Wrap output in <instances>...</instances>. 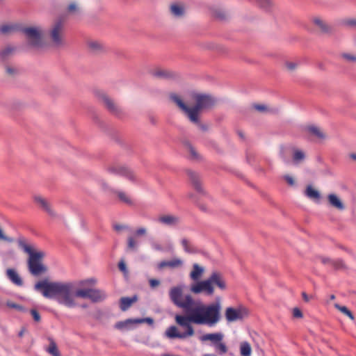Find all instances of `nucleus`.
Listing matches in <instances>:
<instances>
[{
    "instance_id": "nucleus-1",
    "label": "nucleus",
    "mask_w": 356,
    "mask_h": 356,
    "mask_svg": "<svg viewBox=\"0 0 356 356\" xmlns=\"http://www.w3.org/2000/svg\"><path fill=\"white\" fill-rule=\"evenodd\" d=\"M169 296L174 305L188 313L185 316L191 324L213 327L220 320L221 307L219 303L205 305L195 301L189 294L183 296V289L180 286L170 289Z\"/></svg>"
},
{
    "instance_id": "nucleus-2",
    "label": "nucleus",
    "mask_w": 356,
    "mask_h": 356,
    "mask_svg": "<svg viewBox=\"0 0 356 356\" xmlns=\"http://www.w3.org/2000/svg\"><path fill=\"white\" fill-rule=\"evenodd\" d=\"M73 282H50L47 279L35 283L34 289L44 298L56 299L59 304L72 308L76 306L74 298H88L90 289H76Z\"/></svg>"
},
{
    "instance_id": "nucleus-3",
    "label": "nucleus",
    "mask_w": 356,
    "mask_h": 356,
    "mask_svg": "<svg viewBox=\"0 0 356 356\" xmlns=\"http://www.w3.org/2000/svg\"><path fill=\"white\" fill-rule=\"evenodd\" d=\"M170 99L184 113L191 122L199 124L198 114L200 110L211 107L215 104L214 99L207 95H195L193 98L195 100V105L193 107H188L176 94L170 96Z\"/></svg>"
},
{
    "instance_id": "nucleus-4",
    "label": "nucleus",
    "mask_w": 356,
    "mask_h": 356,
    "mask_svg": "<svg viewBox=\"0 0 356 356\" xmlns=\"http://www.w3.org/2000/svg\"><path fill=\"white\" fill-rule=\"evenodd\" d=\"M224 291L227 289V284L222 274L218 271H213L209 277L204 280L195 281L190 286V291L194 294L204 293L207 296L214 293V286Z\"/></svg>"
},
{
    "instance_id": "nucleus-5",
    "label": "nucleus",
    "mask_w": 356,
    "mask_h": 356,
    "mask_svg": "<svg viewBox=\"0 0 356 356\" xmlns=\"http://www.w3.org/2000/svg\"><path fill=\"white\" fill-rule=\"evenodd\" d=\"M24 251L29 254L27 266L31 274L40 276L47 273L48 268L42 263L45 252L39 250L36 245L24 241Z\"/></svg>"
},
{
    "instance_id": "nucleus-6",
    "label": "nucleus",
    "mask_w": 356,
    "mask_h": 356,
    "mask_svg": "<svg viewBox=\"0 0 356 356\" xmlns=\"http://www.w3.org/2000/svg\"><path fill=\"white\" fill-rule=\"evenodd\" d=\"M176 323L184 329V332H180L176 326H170L165 334L169 339H186L194 335L195 331L193 325L188 323L185 315L177 314L175 317Z\"/></svg>"
},
{
    "instance_id": "nucleus-7",
    "label": "nucleus",
    "mask_w": 356,
    "mask_h": 356,
    "mask_svg": "<svg viewBox=\"0 0 356 356\" xmlns=\"http://www.w3.org/2000/svg\"><path fill=\"white\" fill-rule=\"evenodd\" d=\"M47 38L54 47L60 48L65 45L64 19L58 18L53 22L49 29Z\"/></svg>"
},
{
    "instance_id": "nucleus-8",
    "label": "nucleus",
    "mask_w": 356,
    "mask_h": 356,
    "mask_svg": "<svg viewBox=\"0 0 356 356\" xmlns=\"http://www.w3.org/2000/svg\"><path fill=\"white\" fill-rule=\"evenodd\" d=\"M43 30L40 26H24V40L26 47L40 49L43 47Z\"/></svg>"
},
{
    "instance_id": "nucleus-9",
    "label": "nucleus",
    "mask_w": 356,
    "mask_h": 356,
    "mask_svg": "<svg viewBox=\"0 0 356 356\" xmlns=\"http://www.w3.org/2000/svg\"><path fill=\"white\" fill-rule=\"evenodd\" d=\"M224 334L222 332H214L204 334L200 337V341L207 342L210 341L211 344L214 347L216 351L220 355H224L227 353L228 349L223 341Z\"/></svg>"
},
{
    "instance_id": "nucleus-10",
    "label": "nucleus",
    "mask_w": 356,
    "mask_h": 356,
    "mask_svg": "<svg viewBox=\"0 0 356 356\" xmlns=\"http://www.w3.org/2000/svg\"><path fill=\"white\" fill-rule=\"evenodd\" d=\"M99 99L113 115L120 116L123 113L122 108L106 94L100 93L99 95Z\"/></svg>"
},
{
    "instance_id": "nucleus-11",
    "label": "nucleus",
    "mask_w": 356,
    "mask_h": 356,
    "mask_svg": "<svg viewBox=\"0 0 356 356\" xmlns=\"http://www.w3.org/2000/svg\"><path fill=\"white\" fill-rule=\"evenodd\" d=\"M3 68L5 77L10 81H14L21 76V68L19 65L12 63H5L3 65Z\"/></svg>"
},
{
    "instance_id": "nucleus-12",
    "label": "nucleus",
    "mask_w": 356,
    "mask_h": 356,
    "mask_svg": "<svg viewBox=\"0 0 356 356\" xmlns=\"http://www.w3.org/2000/svg\"><path fill=\"white\" fill-rule=\"evenodd\" d=\"M248 312L245 309L227 307L225 310V318L228 322H234L242 320L248 316Z\"/></svg>"
},
{
    "instance_id": "nucleus-13",
    "label": "nucleus",
    "mask_w": 356,
    "mask_h": 356,
    "mask_svg": "<svg viewBox=\"0 0 356 356\" xmlns=\"http://www.w3.org/2000/svg\"><path fill=\"white\" fill-rule=\"evenodd\" d=\"M19 51V47L12 44H8L0 49V61L3 63H8L10 58L13 57Z\"/></svg>"
},
{
    "instance_id": "nucleus-14",
    "label": "nucleus",
    "mask_w": 356,
    "mask_h": 356,
    "mask_svg": "<svg viewBox=\"0 0 356 356\" xmlns=\"http://www.w3.org/2000/svg\"><path fill=\"white\" fill-rule=\"evenodd\" d=\"M108 171L113 174L123 176L131 181L136 180V175L134 172L124 166L112 165L108 168Z\"/></svg>"
},
{
    "instance_id": "nucleus-15",
    "label": "nucleus",
    "mask_w": 356,
    "mask_h": 356,
    "mask_svg": "<svg viewBox=\"0 0 356 356\" xmlns=\"http://www.w3.org/2000/svg\"><path fill=\"white\" fill-rule=\"evenodd\" d=\"M147 229L145 227H139L135 232L134 236H130L127 238V248L129 250H136L138 246V242L135 237L144 236L147 234Z\"/></svg>"
},
{
    "instance_id": "nucleus-16",
    "label": "nucleus",
    "mask_w": 356,
    "mask_h": 356,
    "mask_svg": "<svg viewBox=\"0 0 356 356\" xmlns=\"http://www.w3.org/2000/svg\"><path fill=\"white\" fill-rule=\"evenodd\" d=\"M87 47L90 52L99 54L106 51V45L99 40H90L87 42Z\"/></svg>"
},
{
    "instance_id": "nucleus-17",
    "label": "nucleus",
    "mask_w": 356,
    "mask_h": 356,
    "mask_svg": "<svg viewBox=\"0 0 356 356\" xmlns=\"http://www.w3.org/2000/svg\"><path fill=\"white\" fill-rule=\"evenodd\" d=\"M157 220L162 225L173 227L177 225L179 223L180 218L175 215L165 214L160 216Z\"/></svg>"
},
{
    "instance_id": "nucleus-18",
    "label": "nucleus",
    "mask_w": 356,
    "mask_h": 356,
    "mask_svg": "<svg viewBox=\"0 0 356 356\" xmlns=\"http://www.w3.org/2000/svg\"><path fill=\"white\" fill-rule=\"evenodd\" d=\"M186 174L190 179L193 186L198 193H203L204 190L199 177V175L191 170L186 171Z\"/></svg>"
},
{
    "instance_id": "nucleus-19",
    "label": "nucleus",
    "mask_w": 356,
    "mask_h": 356,
    "mask_svg": "<svg viewBox=\"0 0 356 356\" xmlns=\"http://www.w3.org/2000/svg\"><path fill=\"white\" fill-rule=\"evenodd\" d=\"M314 24L323 33H331L332 28L325 20L320 17H314L312 19Z\"/></svg>"
},
{
    "instance_id": "nucleus-20",
    "label": "nucleus",
    "mask_w": 356,
    "mask_h": 356,
    "mask_svg": "<svg viewBox=\"0 0 356 356\" xmlns=\"http://www.w3.org/2000/svg\"><path fill=\"white\" fill-rule=\"evenodd\" d=\"M328 204L330 207L339 210L343 211L345 209V205L341 200L334 193L329 194L327 197Z\"/></svg>"
},
{
    "instance_id": "nucleus-21",
    "label": "nucleus",
    "mask_w": 356,
    "mask_h": 356,
    "mask_svg": "<svg viewBox=\"0 0 356 356\" xmlns=\"http://www.w3.org/2000/svg\"><path fill=\"white\" fill-rule=\"evenodd\" d=\"M183 261L181 259L175 258L170 261H162L158 264L157 267L159 269L164 268H177L181 267Z\"/></svg>"
},
{
    "instance_id": "nucleus-22",
    "label": "nucleus",
    "mask_w": 356,
    "mask_h": 356,
    "mask_svg": "<svg viewBox=\"0 0 356 356\" xmlns=\"http://www.w3.org/2000/svg\"><path fill=\"white\" fill-rule=\"evenodd\" d=\"M22 31V27L19 24H10L0 26V33L3 35H8L17 31Z\"/></svg>"
},
{
    "instance_id": "nucleus-23",
    "label": "nucleus",
    "mask_w": 356,
    "mask_h": 356,
    "mask_svg": "<svg viewBox=\"0 0 356 356\" xmlns=\"http://www.w3.org/2000/svg\"><path fill=\"white\" fill-rule=\"evenodd\" d=\"M35 202L41 207L43 210H44L47 213H48L50 216H54V212L51 209V206L49 202L41 196H35L34 198Z\"/></svg>"
},
{
    "instance_id": "nucleus-24",
    "label": "nucleus",
    "mask_w": 356,
    "mask_h": 356,
    "mask_svg": "<svg viewBox=\"0 0 356 356\" xmlns=\"http://www.w3.org/2000/svg\"><path fill=\"white\" fill-rule=\"evenodd\" d=\"M204 273V268L197 264L193 265V269L190 273V278L193 281L200 280Z\"/></svg>"
},
{
    "instance_id": "nucleus-25",
    "label": "nucleus",
    "mask_w": 356,
    "mask_h": 356,
    "mask_svg": "<svg viewBox=\"0 0 356 356\" xmlns=\"http://www.w3.org/2000/svg\"><path fill=\"white\" fill-rule=\"evenodd\" d=\"M170 13L175 17H181L184 15L185 8L181 3H174L170 6Z\"/></svg>"
},
{
    "instance_id": "nucleus-26",
    "label": "nucleus",
    "mask_w": 356,
    "mask_h": 356,
    "mask_svg": "<svg viewBox=\"0 0 356 356\" xmlns=\"http://www.w3.org/2000/svg\"><path fill=\"white\" fill-rule=\"evenodd\" d=\"M106 297V293L101 290L90 289L88 299L92 302H99L105 299Z\"/></svg>"
},
{
    "instance_id": "nucleus-27",
    "label": "nucleus",
    "mask_w": 356,
    "mask_h": 356,
    "mask_svg": "<svg viewBox=\"0 0 356 356\" xmlns=\"http://www.w3.org/2000/svg\"><path fill=\"white\" fill-rule=\"evenodd\" d=\"M138 300L136 296L131 298L122 297L120 299V309L122 311L127 310L133 303L136 302Z\"/></svg>"
},
{
    "instance_id": "nucleus-28",
    "label": "nucleus",
    "mask_w": 356,
    "mask_h": 356,
    "mask_svg": "<svg viewBox=\"0 0 356 356\" xmlns=\"http://www.w3.org/2000/svg\"><path fill=\"white\" fill-rule=\"evenodd\" d=\"M307 131L312 136H315L316 138L319 140H323L325 138V134L323 131L318 127L314 125L308 126L307 128Z\"/></svg>"
},
{
    "instance_id": "nucleus-29",
    "label": "nucleus",
    "mask_w": 356,
    "mask_h": 356,
    "mask_svg": "<svg viewBox=\"0 0 356 356\" xmlns=\"http://www.w3.org/2000/svg\"><path fill=\"white\" fill-rule=\"evenodd\" d=\"M305 194L307 197L314 200H319L321 198L320 193L312 186H307Z\"/></svg>"
},
{
    "instance_id": "nucleus-30",
    "label": "nucleus",
    "mask_w": 356,
    "mask_h": 356,
    "mask_svg": "<svg viewBox=\"0 0 356 356\" xmlns=\"http://www.w3.org/2000/svg\"><path fill=\"white\" fill-rule=\"evenodd\" d=\"M7 275L8 278L15 284L20 286L22 284V281L21 278L19 277L17 272L13 269H8L7 270Z\"/></svg>"
},
{
    "instance_id": "nucleus-31",
    "label": "nucleus",
    "mask_w": 356,
    "mask_h": 356,
    "mask_svg": "<svg viewBox=\"0 0 356 356\" xmlns=\"http://www.w3.org/2000/svg\"><path fill=\"white\" fill-rule=\"evenodd\" d=\"M240 353L242 356H250L252 348L248 341H243L240 344Z\"/></svg>"
},
{
    "instance_id": "nucleus-32",
    "label": "nucleus",
    "mask_w": 356,
    "mask_h": 356,
    "mask_svg": "<svg viewBox=\"0 0 356 356\" xmlns=\"http://www.w3.org/2000/svg\"><path fill=\"white\" fill-rule=\"evenodd\" d=\"M49 346L46 350L47 352L52 356H61L56 342L52 339H49Z\"/></svg>"
},
{
    "instance_id": "nucleus-33",
    "label": "nucleus",
    "mask_w": 356,
    "mask_h": 356,
    "mask_svg": "<svg viewBox=\"0 0 356 356\" xmlns=\"http://www.w3.org/2000/svg\"><path fill=\"white\" fill-rule=\"evenodd\" d=\"M67 13L76 15L80 13L81 7L76 2H71L66 9Z\"/></svg>"
},
{
    "instance_id": "nucleus-34",
    "label": "nucleus",
    "mask_w": 356,
    "mask_h": 356,
    "mask_svg": "<svg viewBox=\"0 0 356 356\" xmlns=\"http://www.w3.org/2000/svg\"><path fill=\"white\" fill-rule=\"evenodd\" d=\"M184 250L187 253H195L197 250L194 248L187 238H182L181 241Z\"/></svg>"
},
{
    "instance_id": "nucleus-35",
    "label": "nucleus",
    "mask_w": 356,
    "mask_h": 356,
    "mask_svg": "<svg viewBox=\"0 0 356 356\" xmlns=\"http://www.w3.org/2000/svg\"><path fill=\"white\" fill-rule=\"evenodd\" d=\"M116 193H117L118 197L122 202H123L124 203H125L128 205L133 204V201L125 193H124L122 191H118Z\"/></svg>"
},
{
    "instance_id": "nucleus-36",
    "label": "nucleus",
    "mask_w": 356,
    "mask_h": 356,
    "mask_svg": "<svg viewBox=\"0 0 356 356\" xmlns=\"http://www.w3.org/2000/svg\"><path fill=\"white\" fill-rule=\"evenodd\" d=\"M341 24L346 27L356 29V18H346L341 21Z\"/></svg>"
},
{
    "instance_id": "nucleus-37",
    "label": "nucleus",
    "mask_w": 356,
    "mask_h": 356,
    "mask_svg": "<svg viewBox=\"0 0 356 356\" xmlns=\"http://www.w3.org/2000/svg\"><path fill=\"white\" fill-rule=\"evenodd\" d=\"M322 262L323 264H330L331 266H334L336 268H340L343 266V262L341 261H332L329 258L322 259Z\"/></svg>"
},
{
    "instance_id": "nucleus-38",
    "label": "nucleus",
    "mask_w": 356,
    "mask_h": 356,
    "mask_svg": "<svg viewBox=\"0 0 356 356\" xmlns=\"http://www.w3.org/2000/svg\"><path fill=\"white\" fill-rule=\"evenodd\" d=\"M335 307L339 310L341 312H342L343 314L346 315L347 316H348L350 319L353 320L354 319V316L353 314H352V312L345 306H341L338 304H335Z\"/></svg>"
},
{
    "instance_id": "nucleus-39",
    "label": "nucleus",
    "mask_w": 356,
    "mask_h": 356,
    "mask_svg": "<svg viewBox=\"0 0 356 356\" xmlns=\"http://www.w3.org/2000/svg\"><path fill=\"white\" fill-rule=\"evenodd\" d=\"M212 14L215 17L219 19H225L227 15V13L225 10H220L219 8L213 9Z\"/></svg>"
},
{
    "instance_id": "nucleus-40",
    "label": "nucleus",
    "mask_w": 356,
    "mask_h": 356,
    "mask_svg": "<svg viewBox=\"0 0 356 356\" xmlns=\"http://www.w3.org/2000/svg\"><path fill=\"white\" fill-rule=\"evenodd\" d=\"M255 1H257L258 5L261 8H262L265 10L270 9L273 4L271 0H255Z\"/></svg>"
},
{
    "instance_id": "nucleus-41",
    "label": "nucleus",
    "mask_w": 356,
    "mask_h": 356,
    "mask_svg": "<svg viewBox=\"0 0 356 356\" xmlns=\"http://www.w3.org/2000/svg\"><path fill=\"white\" fill-rule=\"evenodd\" d=\"M340 56L343 60L348 62L356 63V54L350 53H342Z\"/></svg>"
},
{
    "instance_id": "nucleus-42",
    "label": "nucleus",
    "mask_w": 356,
    "mask_h": 356,
    "mask_svg": "<svg viewBox=\"0 0 356 356\" xmlns=\"http://www.w3.org/2000/svg\"><path fill=\"white\" fill-rule=\"evenodd\" d=\"M15 241L13 238L7 236L2 228L0 227V242L3 243H13Z\"/></svg>"
},
{
    "instance_id": "nucleus-43",
    "label": "nucleus",
    "mask_w": 356,
    "mask_h": 356,
    "mask_svg": "<svg viewBox=\"0 0 356 356\" xmlns=\"http://www.w3.org/2000/svg\"><path fill=\"white\" fill-rule=\"evenodd\" d=\"M134 319H127L124 321H120L116 323L115 327L118 329H123L124 327H127L129 325L134 324Z\"/></svg>"
},
{
    "instance_id": "nucleus-44",
    "label": "nucleus",
    "mask_w": 356,
    "mask_h": 356,
    "mask_svg": "<svg viewBox=\"0 0 356 356\" xmlns=\"http://www.w3.org/2000/svg\"><path fill=\"white\" fill-rule=\"evenodd\" d=\"M293 158L294 161L298 162L305 159V154L301 150L296 149L293 152Z\"/></svg>"
},
{
    "instance_id": "nucleus-45",
    "label": "nucleus",
    "mask_w": 356,
    "mask_h": 356,
    "mask_svg": "<svg viewBox=\"0 0 356 356\" xmlns=\"http://www.w3.org/2000/svg\"><path fill=\"white\" fill-rule=\"evenodd\" d=\"M253 108L261 113H268L271 111V109L264 104H254Z\"/></svg>"
},
{
    "instance_id": "nucleus-46",
    "label": "nucleus",
    "mask_w": 356,
    "mask_h": 356,
    "mask_svg": "<svg viewBox=\"0 0 356 356\" xmlns=\"http://www.w3.org/2000/svg\"><path fill=\"white\" fill-rule=\"evenodd\" d=\"M5 305L7 307H8L9 308L15 309H17L18 311H22V306H21L19 304H16L15 302H13L11 301H6V302H5Z\"/></svg>"
},
{
    "instance_id": "nucleus-47",
    "label": "nucleus",
    "mask_w": 356,
    "mask_h": 356,
    "mask_svg": "<svg viewBox=\"0 0 356 356\" xmlns=\"http://www.w3.org/2000/svg\"><path fill=\"white\" fill-rule=\"evenodd\" d=\"M30 314H31V317L33 318V319L35 322L38 323V322L40 321V320H41L40 315L39 312L36 309H31L30 310Z\"/></svg>"
},
{
    "instance_id": "nucleus-48",
    "label": "nucleus",
    "mask_w": 356,
    "mask_h": 356,
    "mask_svg": "<svg viewBox=\"0 0 356 356\" xmlns=\"http://www.w3.org/2000/svg\"><path fill=\"white\" fill-rule=\"evenodd\" d=\"M155 74L159 77L168 78L171 76V73L165 70H158L156 72Z\"/></svg>"
},
{
    "instance_id": "nucleus-49",
    "label": "nucleus",
    "mask_w": 356,
    "mask_h": 356,
    "mask_svg": "<svg viewBox=\"0 0 356 356\" xmlns=\"http://www.w3.org/2000/svg\"><path fill=\"white\" fill-rule=\"evenodd\" d=\"M147 323L149 324H152L154 323V321L152 318H137L134 319L135 323Z\"/></svg>"
},
{
    "instance_id": "nucleus-50",
    "label": "nucleus",
    "mask_w": 356,
    "mask_h": 356,
    "mask_svg": "<svg viewBox=\"0 0 356 356\" xmlns=\"http://www.w3.org/2000/svg\"><path fill=\"white\" fill-rule=\"evenodd\" d=\"M118 268L120 271H122L124 274L128 273L127 268L125 262L123 260H121L118 264Z\"/></svg>"
},
{
    "instance_id": "nucleus-51",
    "label": "nucleus",
    "mask_w": 356,
    "mask_h": 356,
    "mask_svg": "<svg viewBox=\"0 0 356 356\" xmlns=\"http://www.w3.org/2000/svg\"><path fill=\"white\" fill-rule=\"evenodd\" d=\"M293 317L295 318H302V312L300 311V309L296 307L293 309Z\"/></svg>"
},
{
    "instance_id": "nucleus-52",
    "label": "nucleus",
    "mask_w": 356,
    "mask_h": 356,
    "mask_svg": "<svg viewBox=\"0 0 356 356\" xmlns=\"http://www.w3.org/2000/svg\"><path fill=\"white\" fill-rule=\"evenodd\" d=\"M151 246L154 250H156V251H163V250L162 245L156 242H152L151 243Z\"/></svg>"
},
{
    "instance_id": "nucleus-53",
    "label": "nucleus",
    "mask_w": 356,
    "mask_h": 356,
    "mask_svg": "<svg viewBox=\"0 0 356 356\" xmlns=\"http://www.w3.org/2000/svg\"><path fill=\"white\" fill-rule=\"evenodd\" d=\"M285 65L289 71H293L296 69L297 64L292 62H286Z\"/></svg>"
},
{
    "instance_id": "nucleus-54",
    "label": "nucleus",
    "mask_w": 356,
    "mask_h": 356,
    "mask_svg": "<svg viewBox=\"0 0 356 356\" xmlns=\"http://www.w3.org/2000/svg\"><path fill=\"white\" fill-rule=\"evenodd\" d=\"M284 179L286 180V181L288 183L289 185H290V186L295 185V180L291 176L285 175Z\"/></svg>"
},
{
    "instance_id": "nucleus-55",
    "label": "nucleus",
    "mask_w": 356,
    "mask_h": 356,
    "mask_svg": "<svg viewBox=\"0 0 356 356\" xmlns=\"http://www.w3.org/2000/svg\"><path fill=\"white\" fill-rule=\"evenodd\" d=\"M149 282L152 288H155L160 284V281L156 279H150Z\"/></svg>"
},
{
    "instance_id": "nucleus-56",
    "label": "nucleus",
    "mask_w": 356,
    "mask_h": 356,
    "mask_svg": "<svg viewBox=\"0 0 356 356\" xmlns=\"http://www.w3.org/2000/svg\"><path fill=\"white\" fill-rule=\"evenodd\" d=\"M189 152L192 156L193 158H197V152H195V149L191 147V146H189Z\"/></svg>"
},
{
    "instance_id": "nucleus-57",
    "label": "nucleus",
    "mask_w": 356,
    "mask_h": 356,
    "mask_svg": "<svg viewBox=\"0 0 356 356\" xmlns=\"http://www.w3.org/2000/svg\"><path fill=\"white\" fill-rule=\"evenodd\" d=\"M127 228H128V227H127V226H126V225H115V227H114V229H115V230H117V231H120V230H121V229H127Z\"/></svg>"
},
{
    "instance_id": "nucleus-58",
    "label": "nucleus",
    "mask_w": 356,
    "mask_h": 356,
    "mask_svg": "<svg viewBox=\"0 0 356 356\" xmlns=\"http://www.w3.org/2000/svg\"><path fill=\"white\" fill-rule=\"evenodd\" d=\"M302 296L305 302H309L312 299V297H309L305 292L302 293Z\"/></svg>"
},
{
    "instance_id": "nucleus-59",
    "label": "nucleus",
    "mask_w": 356,
    "mask_h": 356,
    "mask_svg": "<svg viewBox=\"0 0 356 356\" xmlns=\"http://www.w3.org/2000/svg\"><path fill=\"white\" fill-rule=\"evenodd\" d=\"M17 241H18L19 246L22 248V239H21L19 238Z\"/></svg>"
},
{
    "instance_id": "nucleus-60",
    "label": "nucleus",
    "mask_w": 356,
    "mask_h": 356,
    "mask_svg": "<svg viewBox=\"0 0 356 356\" xmlns=\"http://www.w3.org/2000/svg\"><path fill=\"white\" fill-rule=\"evenodd\" d=\"M350 156L353 160H356V154H351Z\"/></svg>"
},
{
    "instance_id": "nucleus-61",
    "label": "nucleus",
    "mask_w": 356,
    "mask_h": 356,
    "mask_svg": "<svg viewBox=\"0 0 356 356\" xmlns=\"http://www.w3.org/2000/svg\"><path fill=\"white\" fill-rule=\"evenodd\" d=\"M18 335H19V337H22V335H23L22 329L19 331Z\"/></svg>"
},
{
    "instance_id": "nucleus-62",
    "label": "nucleus",
    "mask_w": 356,
    "mask_h": 356,
    "mask_svg": "<svg viewBox=\"0 0 356 356\" xmlns=\"http://www.w3.org/2000/svg\"><path fill=\"white\" fill-rule=\"evenodd\" d=\"M203 356H217L215 354H204Z\"/></svg>"
},
{
    "instance_id": "nucleus-63",
    "label": "nucleus",
    "mask_w": 356,
    "mask_h": 356,
    "mask_svg": "<svg viewBox=\"0 0 356 356\" xmlns=\"http://www.w3.org/2000/svg\"><path fill=\"white\" fill-rule=\"evenodd\" d=\"M334 298H335L334 295H332V296H330V299H331V300H334Z\"/></svg>"
},
{
    "instance_id": "nucleus-64",
    "label": "nucleus",
    "mask_w": 356,
    "mask_h": 356,
    "mask_svg": "<svg viewBox=\"0 0 356 356\" xmlns=\"http://www.w3.org/2000/svg\"><path fill=\"white\" fill-rule=\"evenodd\" d=\"M2 0H0V1H1Z\"/></svg>"
}]
</instances>
